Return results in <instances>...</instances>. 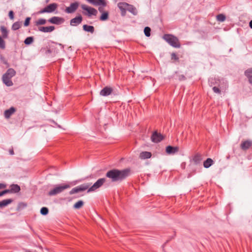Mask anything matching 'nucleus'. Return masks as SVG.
Listing matches in <instances>:
<instances>
[{
	"instance_id": "09e8293b",
	"label": "nucleus",
	"mask_w": 252,
	"mask_h": 252,
	"mask_svg": "<svg viewBox=\"0 0 252 252\" xmlns=\"http://www.w3.org/2000/svg\"><path fill=\"white\" fill-rule=\"evenodd\" d=\"M4 194V192H3V190L0 192V196H1L2 195H3Z\"/></svg>"
},
{
	"instance_id": "58836bf2",
	"label": "nucleus",
	"mask_w": 252,
	"mask_h": 252,
	"mask_svg": "<svg viewBox=\"0 0 252 252\" xmlns=\"http://www.w3.org/2000/svg\"><path fill=\"white\" fill-rule=\"evenodd\" d=\"M171 59L177 61L179 60V58L175 53H173L171 54Z\"/></svg>"
},
{
	"instance_id": "a19ab883",
	"label": "nucleus",
	"mask_w": 252,
	"mask_h": 252,
	"mask_svg": "<svg viewBox=\"0 0 252 252\" xmlns=\"http://www.w3.org/2000/svg\"><path fill=\"white\" fill-rule=\"evenodd\" d=\"M0 60L4 64H6L7 63V61L5 60L4 57H3L2 55L0 56Z\"/></svg>"
},
{
	"instance_id": "7c9ffc66",
	"label": "nucleus",
	"mask_w": 252,
	"mask_h": 252,
	"mask_svg": "<svg viewBox=\"0 0 252 252\" xmlns=\"http://www.w3.org/2000/svg\"><path fill=\"white\" fill-rule=\"evenodd\" d=\"M84 204V202L82 200H79L74 204L73 207L75 209H79L81 208Z\"/></svg>"
},
{
	"instance_id": "f8f14e48",
	"label": "nucleus",
	"mask_w": 252,
	"mask_h": 252,
	"mask_svg": "<svg viewBox=\"0 0 252 252\" xmlns=\"http://www.w3.org/2000/svg\"><path fill=\"white\" fill-rule=\"evenodd\" d=\"M179 148L178 147H173L168 146L166 147V152L168 155H174L179 152Z\"/></svg>"
},
{
	"instance_id": "ea45409f",
	"label": "nucleus",
	"mask_w": 252,
	"mask_h": 252,
	"mask_svg": "<svg viewBox=\"0 0 252 252\" xmlns=\"http://www.w3.org/2000/svg\"><path fill=\"white\" fill-rule=\"evenodd\" d=\"M9 17L10 19L13 20L14 19V12L13 11L10 10L8 13Z\"/></svg>"
},
{
	"instance_id": "79ce46f5",
	"label": "nucleus",
	"mask_w": 252,
	"mask_h": 252,
	"mask_svg": "<svg viewBox=\"0 0 252 252\" xmlns=\"http://www.w3.org/2000/svg\"><path fill=\"white\" fill-rule=\"evenodd\" d=\"M100 6L98 7V11L100 12V13H103V12H104L105 11H104V7L103 6H102V5H99Z\"/></svg>"
},
{
	"instance_id": "c85d7f7f",
	"label": "nucleus",
	"mask_w": 252,
	"mask_h": 252,
	"mask_svg": "<svg viewBox=\"0 0 252 252\" xmlns=\"http://www.w3.org/2000/svg\"><path fill=\"white\" fill-rule=\"evenodd\" d=\"M21 27V23L20 22H16L13 24L12 26V30L16 31L19 29Z\"/></svg>"
},
{
	"instance_id": "f257e3e1",
	"label": "nucleus",
	"mask_w": 252,
	"mask_h": 252,
	"mask_svg": "<svg viewBox=\"0 0 252 252\" xmlns=\"http://www.w3.org/2000/svg\"><path fill=\"white\" fill-rule=\"evenodd\" d=\"M105 182V178H100L98 180H97L96 182L94 183V185L90 188H89V187L90 186V184H82L79 186L73 188L70 191L69 194L71 195L80 191H84L87 189H88V192L94 191L97 189L100 188Z\"/></svg>"
},
{
	"instance_id": "4be33fe9",
	"label": "nucleus",
	"mask_w": 252,
	"mask_h": 252,
	"mask_svg": "<svg viewBox=\"0 0 252 252\" xmlns=\"http://www.w3.org/2000/svg\"><path fill=\"white\" fill-rule=\"evenodd\" d=\"M10 188L11 193H18L21 189L20 187L17 184H12Z\"/></svg>"
},
{
	"instance_id": "f03ea898",
	"label": "nucleus",
	"mask_w": 252,
	"mask_h": 252,
	"mask_svg": "<svg viewBox=\"0 0 252 252\" xmlns=\"http://www.w3.org/2000/svg\"><path fill=\"white\" fill-rule=\"evenodd\" d=\"M130 172V169L128 168L123 170L114 169L108 171L106 177L110 179L113 182H121L129 176Z\"/></svg>"
},
{
	"instance_id": "20e7f679",
	"label": "nucleus",
	"mask_w": 252,
	"mask_h": 252,
	"mask_svg": "<svg viewBox=\"0 0 252 252\" xmlns=\"http://www.w3.org/2000/svg\"><path fill=\"white\" fill-rule=\"evenodd\" d=\"M16 74V71L13 68H9L2 76L3 83L8 87L12 86L13 84L11 78Z\"/></svg>"
},
{
	"instance_id": "bb28decb",
	"label": "nucleus",
	"mask_w": 252,
	"mask_h": 252,
	"mask_svg": "<svg viewBox=\"0 0 252 252\" xmlns=\"http://www.w3.org/2000/svg\"><path fill=\"white\" fill-rule=\"evenodd\" d=\"M245 74L248 78L250 83L252 85V69L247 70L245 72Z\"/></svg>"
},
{
	"instance_id": "5701e85b",
	"label": "nucleus",
	"mask_w": 252,
	"mask_h": 252,
	"mask_svg": "<svg viewBox=\"0 0 252 252\" xmlns=\"http://www.w3.org/2000/svg\"><path fill=\"white\" fill-rule=\"evenodd\" d=\"M83 29L86 32L93 33L94 32V28L93 26H89L88 25H84Z\"/></svg>"
},
{
	"instance_id": "a211bd4d",
	"label": "nucleus",
	"mask_w": 252,
	"mask_h": 252,
	"mask_svg": "<svg viewBox=\"0 0 252 252\" xmlns=\"http://www.w3.org/2000/svg\"><path fill=\"white\" fill-rule=\"evenodd\" d=\"M16 109L14 107H11L9 109L6 110L4 111V115L5 118L8 119L10 116L14 113Z\"/></svg>"
},
{
	"instance_id": "7ed1b4c3",
	"label": "nucleus",
	"mask_w": 252,
	"mask_h": 252,
	"mask_svg": "<svg viewBox=\"0 0 252 252\" xmlns=\"http://www.w3.org/2000/svg\"><path fill=\"white\" fill-rule=\"evenodd\" d=\"M209 85L212 87L213 92L218 94H220L221 91L224 90L227 87V83L223 79H219L211 77L209 78Z\"/></svg>"
},
{
	"instance_id": "b1692460",
	"label": "nucleus",
	"mask_w": 252,
	"mask_h": 252,
	"mask_svg": "<svg viewBox=\"0 0 252 252\" xmlns=\"http://www.w3.org/2000/svg\"><path fill=\"white\" fill-rule=\"evenodd\" d=\"M127 10L132 14L133 15H136L138 14L137 9L133 5L129 4Z\"/></svg>"
},
{
	"instance_id": "2f4dec72",
	"label": "nucleus",
	"mask_w": 252,
	"mask_h": 252,
	"mask_svg": "<svg viewBox=\"0 0 252 252\" xmlns=\"http://www.w3.org/2000/svg\"><path fill=\"white\" fill-rule=\"evenodd\" d=\"M33 41V38L32 36H30L26 38L24 41V43L26 45H30Z\"/></svg>"
},
{
	"instance_id": "4468645a",
	"label": "nucleus",
	"mask_w": 252,
	"mask_h": 252,
	"mask_svg": "<svg viewBox=\"0 0 252 252\" xmlns=\"http://www.w3.org/2000/svg\"><path fill=\"white\" fill-rule=\"evenodd\" d=\"M83 18L81 15L76 16L70 21V25L72 26H76L82 21Z\"/></svg>"
},
{
	"instance_id": "aec40b11",
	"label": "nucleus",
	"mask_w": 252,
	"mask_h": 252,
	"mask_svg": "<svg viewBox=\"0 0 252 252\" xmlns=\"http://www.w3.org/2000/svg\"><path fill=\"white\" fill-rule=\"evenodd\" d=\"M1 32V37L3 38H7L8 36V31L4 26H0V28Z\"/></svg>"
},
{
	"instance_id": "473e14b6",
	"label": "nucleus",
	"mask_w": 252,
	"mask_h": 252,
	"mask_svg": "<svg viewBox=\"0 0 252 252\" xmlns=\"http://www.w3.org/2000/svg\"><path fill=\"white\" fill-rule=\"evenodd\" d=\"M226 17L224 15L222 14H220L217 16V19L218 21L223 22L225 21Z\"/></svg>"
},
{
	"instance_id": "0eeeda50",
	"label": "nucleus",
	"mask_w": 252,
	"mask_h": 252,
	"mask_svg": "<svg viewBox=\"0 0 252 252\" xmlns=\"http://www.w3.org/2000/svg\"><path fill=\"white\" fill-rule=\"evenodd\" d=\"M81 7L83 10L87 11V12H83V14L88 17H91L92 15L96 16L97 14V11L93 7H89L85 4H82Z\"/></svg>"
},
{
	"instance_id": "de8ad7c7",
	"label": "nucleus",
	"mask_w": 252,
	"mask_h": 252,
	"mask_svg": "<svg viewBox=\"0 0 252 252\" xmlns=\"http://www.w3.org/2000/svg\"><path fill=\"white\" fill-rule=\"evenodd\" d=\"M249 26L252 29V20H251L249 23Z\"/></svg>"
},
{
	"instance_id": "6e6552de",
	"label": "nucleus",
	"mask_w": 252,
	"mask_h": 252,
	"mask_svg": "<svg viewBox=\"0 0 252 252\" xmlns=\"http://www.w3.org/2000/svg\"><path fill=\"white\" fill-rule=\"evenodd\" d=\"M58 5L55 3L49 4L46 7L41 9L39 11V13H51L54 12L57 8Z\"/></svg>"
},
{
	"instance_id": "ddd939ff",
	"label": "nucleus",
	"mask_w": 252,
	"mask_h": 252,
	"mask_svg": "<svg viewBox=\"0 0 252 252\" xmlns=\"http://www.w3.org/2000/svg\"><path fill=\"white\" fill-rule=\"evenodd\" d=\"M64 19L63 18L54 16L48 20V22L54 24L59 25L63 23Z\"/></svg>"
},
{
	"instance_id": "2eb2a0df",
	"label": "nucleus",
	"mask_w": 252,
	"mask_h": 252,
	"mask_svg": "<svg viewBox=\"0 0 252 252\" xmlns=\"http://www.w3.org/2000/svg\"><path fill=\"white\" fill-rule=\"evenodd\" d=\"M113 92V89L110 87H105L100 92V95L106 96L110 95Z\"/></svg>"
},
{
	"instance_id": "1a4fd4ad",
	"label": "nucleus",
	"mask_w": 252,
	"mask_h": 252,
	"mask_svg": "<svg viewBox=\"0 0 252 252\" xmlns=\"http://www.w3.org/2000/svg\"><path fill=\"white\" fill-rule=\"evenodd\" d=\"M117 5L121 11L122 16H125L129 4L125 2H120L118 3Z\"/></svg>"
},
{
	"instance_id": "c03bdc74",
	"label": "nucleus",
	"mask_w": 252,
	"mask_h": 252,
	"mask_svg": "<svg viewBox=\"0 0 252 252\" xmlns=\"http://www.w3.org/2000/svg\"><path fill=\"white\" fill-rule=\"evenodd\" d=\"M6 187V185L4 184L0 183V189H4Z\"/></svg>"
},
{
	"instance_id": "f704fd0d",
	"label": "nucleus",
	"mask_w": 252,
	"mask_h": 252,
	"mask_svg": "<svg viewBox=\"0 0 252 252\" xmlns=\"http://www.w3.org/2000/svg\"><path fill=\"white\" fill-rule=\"evenodd\" d=\"M151 29L149 27H145L144 30L145 35L147 37H149L151 35Z\"/></svg>"
},
{
	"instance_id": "c756f323",
	"label": "nucleus",
	"mask_w": 252,
	"mask_h": 252,
	"mask_svg": "<svg viewBox=\"0 0 252 252\" xmlns=\"http://www.w3.org/2000/svg\"><path fill=\"white\" fill-rule=\"evenodd\" d=\"M109 13L107 11H105L102 13L99 18V20L102 21H105L108 19Z\"/></svg>"
},
{
	"instance_id": "412c9836",
	"label": "nucleus",
	"mask_w": 252,
	"mask_h": 252,
	"mask_svg": "<svg viewBox=\"0 0 252 252\" xmlns=\"http://www.w3.org/2000/svg\"><path fill=\"white\" fill-rule=\"evenodd\" d=\"M152 157V154L149 152H142L140 154L139 158L142 159L150 158Z\"/></svg>"
},
{
	"instance_id": "6ab92c4d",
	"label": "nucleus",
	"mask_w": 252,
	"mask_h": 252,
	"mask_svg": "<svg viewBox=\"0 0 252 252\" xmlns=\"http://www.w3.org/2000/svg\"><path fill=\"white\" fill-rule=\"evenodd\" d=\"M252 145V141L250 140L245 141L242 142L241 144V148L243 150L248 149Z\"/></svg>"
},
{
	"instance_id": "a18cd8bd",
	"label": "nucleus",
	"mask_w": 252,
	"mask_h": 252,
	"mask_svg": "<svg viewBox=\"0 0 252 252\" xmlns=\"http://www.w3.org/2000/svg\"><path fill=\"white\" fill-rule=\"evenodd\" d=\"M9 153L11 155H13L14 154V152L13 148H12L11 149H10L9 150Z\"/></svg>"
},
{
	"instance_id": "c9c22d12",
	"label": "nucleus",
	"mask_w": 252,
	"mask_h": 252,
	"mask_svg": "<svg viewBox=\"0 0 252 252\" xmlns=\"http://www.w3.org/2000/svg\"><path fill=\"white\" fill-rule=\"evenodd\" d=\"M1 36H0V48L4 49L5 48V42Z\"/></svg>"
},
{
	"instance_id": "393cba45",
	"label": "nucleus",
	"mask_w": 252,
	"mask_h": 252,
	"mask_svg": "<svg viewBox=\"0 0 252 252\" xmlns=\"http://www.w3.org/2000/svg\"><path fill=\"white\" fill-rule=\"evenodd\" d=\"M214 163V161L210 158H208L204 161L203 166L205 168H208L210 167Z\"/></svg>"
},
{
	"instance_id": "423d86ee",
	"label": "nucleus",
	"mask_w": 252,
	"mask_h": 252,
	"mask_svg": "<svg viewBox=\"0 0 252 252\" xmlns=\"http://www.w3.org/2000/svg\"><path fill=\"white\" fill-rule=\"evenodd\" d=\"M70 188V186L67 184L56 186L53 189L50 190L48 194L50 196L55 195L63 192L64 189Z\"/></svg>"
},
{
	"instance_id": "e433bc0d",
	"label": "nucleus",
	"mask_w": 252,
	"mask_h": 252,
	"mask_svg": "<svg viewBox=\"0 0 252 252\" xmlns=\"http://www.w3.org/2000/svg\"><path fill=\"white\" fill-rule=\"evenodd\" d=\"M49 212L48 209L46 207H42L40 210V213L43 215H46Z\"/></svg>"
},
{
	"instance_id": "cd10ccee",
	"label": "nucleus",
	"mask_w": 252,
	"mask_h": 252,
	"mask_svg": "<svg viewBox=\"0 0 252 252\" xmlns=\"http://www.w3.org/2000/svg\"><path fill=\"white\" fill-rule=\"evenodd\" d=\"M201 160V156L199 154L195 155L192 158V161L195 164H198L200 163Z\"/></svg>"
},
{
	"instance_id": "9d476101",
	"label": "nucleus",
	"mask_w": 252,
	"mask_h": 252,
	"mask_svg": "<svg viewBox=\"0 0 252 252\" xmlns=\"http://www.w3.org/2000/svg\"><path fill=\"white\" fill-rule=\"evenodd\" d=\"M79 5V4L78 2L71 3L69 6L65 8V12L67 13H73L77 9Z\"/></svg>"
},
{
	"instance_id": "dca6fc26",
	"label": "nucleus",
	"mask_w": 252,
	"mask_h": 252,
	"mask_svg": "<svg viewBox=\"0 0 252 252\" xmlns=\"http://www.w3.org/2000/svg\"><path fill=\"white\" fill-rule=\"evenodd\" d=\"M86 0L94 6L102 5L103 6H105L106 5V3L105 0Z\"/></svg>"
},
{
	"instance_id": "a878e982",
	"label": "nucleus",
	"mask_w": 252,
	"mask_h": 252,
	"mask_svg": "<svg viewBox=\"0 0 252 252\" xmlns=\"http://www.w3.org/2000/svg\"><path fill=\"white\" fill-rule=\"evenodd\" d=\"M13 201L11 199H4L0 201V208H3L10 204Z\"/></svg>"
},
{
	"instance_id": "49530a36",
	"label": "nucleus",
	"mask_w": 252,
	"mask_h": 252,
	"mask_svg": "<svg viewBox=\"0 0 252 252\" xmlns=\"http://www.w3.org/2000/svg\"><path fill=\"white\" fill-rule=\"evenodd\" d=\"M3 192L4 194L8 193H11L10 189H5L3 190Z\"/></svg>"
},
{
	"instance_id": "4c0bfd02",
	"label": "nucleus",
	"mask_w": 252,
	"mask_h": 252,
	"mask_svg": "<svg viewBox=\"0 0 252 252\" xmlns=\"http://www.w3.org/2000/svg\"><path fill=\"white\" fill-rule=\"evenodd\" d=\"M30 20H31V18L27 17L25 21L24 26H25V27L28 26L30 24Z\"/></svg>"
},
{
	"instance_id": "39448f33",
	"label": "nucleus",
	"mask_w": 252,
	"mask_h": 252,
	"mask_svg": "<svg viewBox=\"0 0 252 252\" xmlns=\"http://www.w3.org/2000/svg\"><path fill=\"white\" fill-rule=\"evenodd\" d=\"M163 39L173 47L178 48L181 47L178 38L172 34H165L163 36Z\"/></svg>"
},
{
	"instance_id": "37998d69",
	"label": "nucleus",
	"mask_w": 252,
	"mask_h": 252,
	"mask_svg": "<svg viewBox=\"0 0 252 252\" xmlns=\"http://www.w3.org/2000/svg\"><path fill=\"white\" fill-rule=\"evenodd\" d=\"M179 79L180 81L185 80L186 79V77L184 75H180L179 76Z\"/></svg>"
},
{
	"instance_id": "9b49d317",
	"label": "nucleus",
	"mask_w": 252,
	"mask_h": 252,
	"mask_svg": "<svg viewBox=\"0 0 252 252\" xmlns=\"http://www.w3.org/2000/svg\"><path fill=\"white\" fill-rule=\"evenodd\" d=\"M163 139V136L160 133L157 131L153 132L151 136V140L153 142L158 143L160 142Z\"/></svg>"
},
{
	"instance_id": "72a5a7b5",
	"label": "nucleus",
	"mask_w": 252,
	"mask_h": 252,
	"mask_svg": "<svg viewBox=\"0 0 252 252\" xmlns=\"http://www.w3.org/2000/svg\"><path fill=\"white\" fill-rule=\"evenodd\" d=\"M46 20L44 19H39L36 21L35 25L36 26L42 25L45 24Z\"/></svg>"
},
{
	"instance_id": "f3484780",
	"label": "nucleus",
	"mask_w": 252,
	"mask_h": 252,
	"mask_svg": "<svg viewBox=\"0 0 252 252\" xmlns=\"http://www.w3.org/2000/svg\"><path fill=\"white\" fill-rule=\"evenodd\" d=\"M55 30V27L53 26L49 27H40L38 30L43 32H50Z\"/></svg>"
}]
</instances>
